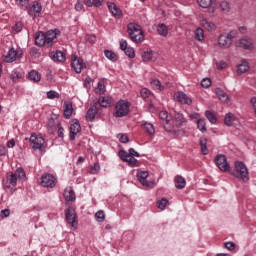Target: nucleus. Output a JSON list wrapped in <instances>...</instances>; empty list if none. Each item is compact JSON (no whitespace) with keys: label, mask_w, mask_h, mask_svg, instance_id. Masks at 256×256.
Here are the masks:
<instances>
[{"label":"nucleus","mask_w":256,"mask_h":256,"mask_svg":"<svg viewBox=\"0 0 256 256\" xmlns=\"http://www.w3.org/2000/svg\"><path fill=\"white\" fill-rule=\"evenodd\" d=\"M47 99H59V94L55 90H50L46 93Z\"/></svg>","instance_id":"5fc2aeb1"},{"label":"nucleus","mask_w":256,"mask_h":256,"mask_svg":"<svg viewBox=\"0 0 256 256\" xmlns=\"http://www.w3.org/2000/svg\"><path fill=\"white\" fill-rule=\"evenodd\" d=\"M159 119L163 129L168 133V130H171V127L169 126L171 124L169 113L167 111H161L159 113Z\"/></svg>","instance_id":"a211bd4d"},{"label":"nucleus","mask_w":256,"mask_h":256,"mask_svg":"<svg viewBox=\"0 0 256 256\" xmlns=\"http://www.w3.org/2000/svg\"><path fill=\"white\" fill-rule=\"evenodd\" d=\"M95 219L98 223H103V221H105V212L103 210L96 212Z\"/></svg>","instance_id":"c03bdc74"},{"label":"nucleus","mask_w":256,"mask_h":256,"mask_svg":"<svg viewBox=\"0 0 256 256\" xmlns=\"http://www.w3.org/2000/svg\"><path fill=\"white\" fill-rule=\"evenodd\" d=\"M147 177H149V172L147 171H140L137 173V179L143 187H155V180L147 181Z\"/></svg>","instance_id":"9b49d317"},{"label":"nucleus","mask_w":256,"mask_h":256,"mask_svg":"<svg viewBox=\"0 0 256 256\" xmlns=\"http://www.w3.org/2000/svg\"><path fill=\"white\" fill-rule=\"evenodd\" d=\"M174 183L176 189H185V185H187V181L181 175L175 177Z\"/></svg>","instance_id":"cd10ccee"},{"label":"nucleus","mask_w":256,"mask_h":256,"mask_svg":"<svg viewBox=\"0 0 256 256\" xmlns=\"http://www.w3.org/2000/svg\"><path fill=\"white\" fill-rule=\"evenodd\" d=\"M118 157H120L122 161H125L126 163H128L129 167H139V164L137 163V159L129 155V153H127V151L125 150H120L118 152Z\"/></svg>","instance_id":"6e6552de"},{"label":"nucleus","mask_w":256,"mask_h":256,"mask_svg":"<svg viewBox=\"0 0 256 256\" xmlns=\"http://www.w3.org/2000/svg\"><path fill=\"white\" fill-rule=\"evenodd\" d=\"M21 77H22L21 72H19L17 70L12 71L11 79H12V81H14V83L19 81V79H21Z\"/></svg>","instance_id":"3c124183"},{"label":"nucleus","mask_w":256,"mask_h":256,"mask_svg":"<svg viewBox=\"0 0 256 256\" xmlns=\"http://www.w3.org/2000/svg\"><path fill=\"white\" fill-rule=\"evenodd\" d=\"M23 57V50H15V48H10L8 53L3 56V61L5 63H13L16 59H21Z\"/></svg>","instance_id":"0eeeda50"},{"label":"nucleus","mask_w":256,"mask_h":256,"mask_svg":"<svg viewBox=\"0 0 256 256\" xmlns=\"http://www.w3.org/2000/svg\"><path fill=\"white\" fill-rule=\"evenodd\" d=\"M143 128L145 129V131H147L149 135H155V127L153 126V124L145 122L143 124Z\"/></svg>","instance_id":"4c0bfd02"},{"label":"nucleus","mask_w":256,"mask_h":256,"mask_svg":"<svg viewBox=\"0 0 256 256\" xmlns=\"http://www.w3.org/2000/svg\"><path fill=\"white\" fill-rule=\"evenodd\" d=\"M157 32L162 37H167V35H169V28L165 24H159L157 27Z\"/></svg>","instance_id":"473e14b6"},{"label":"nucleus","mask_w":256,"mask_h":256,"mask_svg":"<svg viewBox=\"0 0 256 256\" xmlns=\"http://www.w3.org/2000/svg\"><path fill=\"white\" fill-rule=\"evenodd\" d=\"M128 34L134 43H143L145 41V36L143 35V30H141V26L136 23L128 24Z\"/></svg>","instance_id":"7ed1b4c3"},{"label":"nucleus","mask_w":256,"mask_h":256,"mask_svg":"<svg viewBox=\"0 0 256 256\" xmlns=\"http://www.w3.org/2000/svg\"><path fill=\"white\" fill-rule=\"evenodd\" d=\"M155 54V52H153V50L151 49H147V51H144L142 53V59L143 61L147 62V61H153V55Z\"/></svg>","instance_id":"f704fd0d"},{"label":"nucleus","mask_w":256,"mask_h":256,"mask_svg":"<svg viewBox=\"0 0 256 256\" xmlns=\"http://www.w3.org/2000/svg\"><path fill=\"white\" fill-rule=\"evenodd\" d=\"M30 54L33 55V57H39V50L35 47H32L30 50Z\"/></svg>","instance_id":"774afa93"},{"label":"nucleus","mask_w":256,"mask_h":256,"mask_svg":"<svg viewBox=\"0 0 256 256\" xmlns=\"http://www.w3.org/2000/svg\"><path fill=\"white\" fill-rule=\"evenodd\" d=\"M81 132V124H79L78 120H73L70 124V141H75V137H77V133Z\"/></svg>","instance_id":"6ab92c4d"},{"label":"nucleus","mask_w":256,"mask_h":256,"mask_svg":"<svg viewBox=\"0 0 256 256\" xmlns=\"http://www.w3.org/2000/svg\"><path fill=\"white\" fill-rule=\"evenodd\" d=\"M197 128L199 131H201V133H205V131H207V124L205 123V119H198Z\"/></svg>","instance_id":"a19ab883"},{"label":"nucleus","mask_w":256,"mask_h":256,"mask_svg":"<svg viewBox=\"0 0 256 256\" xmlns=\"http://www.w3.org/2000/svg\"><path fill=\"white\" fill-rule=\"evenodd\" d=\"M16 5L23 11L29 9V0H16Z\"/></svg>","instance_id":"e433bc0d"},{"label":"nucleus","mask_w":256,"mask_h":256,"mask_svg":"<svg viewBox=\"0 0 256 256\" xmlns=\"http://www.w3.org/2000/svg\"><path fill=\"white\" fill-rule=\"evenodd\" d=\"M205 117L208 119V121H210V123H212V124L217 123V116H215V115L213 114V112L207 110V111L205 112Z\"/></svg>","instance_id":"79ce46f5"},{"label":"nucleus","mask_w":256,"mask_h":256,"mask_svg":"<svg viewBox=\"0 0 256 256\" xmlns=\"http://www.w3.org/2000/svg\"><path fill=\"white\" fill-rule=\"evenodd\" d=\"M117 137L120 143H129V137L127 136V134H118Z\"/></svg>","instance_id":"052dcab7"},{"label":"nucleus","mask_w":256,"mask_h":256,"mask_svg":"<svg viewBox=\"0 0 256 256\" xmlns=\"http://www.w3.org/2000/svg\"><path fill=\"white\" fill-rule=\"evenodd\" d=\"M28 79L34 83H39V81H41V74L35 70H32L28 73Z\"/></svg>","instance_id":"7c9ffc66"},{"label":"nucleus","mask_w":256,"mask_h":256,"mask_svg":"<svg viewBox=\"0 0 256 256\" xmlns=\"http://www.w3.org/2000/svg\"><path fill=\"white\" fill-rule=\"evenodd\" d=\"M218 45H219V47H221V49H229V47H231V45H233V43L228 40V38L225 36V34H221L218 37Z\"/></svg>","instance_id":"aec40b11"},{"label":"nucleus","mask_w":256,"mask_h":256,"mask_svg":"<svg viewBox=\"0 0 256 256\" xmlns=\"http://www.w3.org/2000/svg\"><path fill=\"white\" fill-rule=\"evenodd\" d=\"M184 125H187V118H185V115L180 112H175L174 124L170 122V130H168V133H171V135H175L176 137L185 135V130L183 129Z\"/></svg>","instance_id":"f03ea898"},{"label":"nucleus","mask_w":256,"mask_h":256,"mask_svg":"<svg viewBox=\"0 0 256 256\" xmlns=\"http://www.w3.org/2000/svg\"><path fill=\"white\" fill-rule=\"evenodd\" d=\"M125 55L130 59H135V50L131 47H128L124 50Z\"/></svg>","instance_id":"603ef678"},{"label":"nucleus","mask_w":256,"mask_h":256,"mask_svg":"<svg viewBox=\"0 0 256 256\" xmlns=\"http://www.w3.org/2000/svg\"><path fill=\"white\" fill-rule=\"evenodd\" d=\"M216 9H220L222 13H229L231 11V5L227 1H221L215 3Z\"/></svg>","instance_id":"b1692460"},{"label":"nucleus","mask_w":256,"mask_h":256,"mask_svg":"<svg viewBox=\"0 0 256 256\" xmlns=\"http://www.w3.org/2000/svg\"><path fill=\"white\" fill-rule=\"evenodd\" d=\"M129 107L131 104L125 100H120L116 103L114 117H127L129 115Z\"/></svg>","instance_id":"39448f33"},{"label":"nucleus","mask_w":256,"mask_h":256,"mask_svg":"<svg viewBox=\"0 0 256 256\" xmlns=\"http://www.w3.org/2000/svg\"><path fill=\"white\" fill-rule=\"evenodd\" d=\"M198 4L203 8L207 9L208 7H211L213 4V0H197Z\"/></svg>","instance_id":"de8ad7c7"},{"label":"nucleus","mask_w":256,"mask_h":256,"mask_svg":"<svg viewBox=\"0 0 256 256\" xmlns=\"http://www.w3.org/2000/svg\"><path fill=\"white\" fill-rule=\"evenodd\" d=\"M85 5L87 7H101V5H103V0H88Z\"/></svg>","instance_id":"58836bf2"},{"label":"nucleus","mask_w":256,"mask_h":256,"mask_svg":"<svg viewBox=\"0 0 256 256\" xmlns=\"http://www.w3.org/2000/svg\"><path fill=\"white\" fill-rule=\"evenodd\" d=\"M215 93L222 103H229V95L221 88H216Z\"/></svg>","instance_id":"393cba45"},{"label":"nucleus","mask_w":256,"mask_h":256,"mask_svg":"<svg viewBox=\"0 0 256 256\" xmlns=\"http://www.w3.org/2000/svg\"><path fill=\"white\" fill-rule=\"evenodd\" d=\"M215 164L220 171L226 172L229 169V163L227 162V157L223 154H219L215 157Z\"/></svg>","instance_id":"f8f14e48"},{"label":"nucleus","mask_w":256,"mask_h":256,"mask_svg":"<svg viewBox=\"0 0 256 256\" xmlns=\"http://www.w3.org/2000/svg\"><path fill=\"white\" fill-rule=\"evenodd\" d=\"M199 145L201 147L202 155H207L209 153V149H207V138L201 137L199 139Z\"/></svg>","instance_id":"2f4dec72"},{"label":"nucleus","mask_w":256,"mask_h":256,"mask_svg":"<svg viewBox=\"0 0 256 256\" xmlns=\"http://www.w3.org/2000/svg\"><path fill=\"white\" fill-rule=\"evenodd\" d=\"M7 181L9 183V185H12V187H15V185H17V175H15V173H11L7 177Z\"/></svg>","instance_id":"a18cd8bd"},{"label":"nucleus","mask_w":256,"mask_h":256,"mask_svg":"<svg viewBox=\"0 0 256 256\" xmlns=\"http://www.w3.org/2000/svg\"><path fill=\"white\" fill-rule=\"evenodd\" d=\"M195 37L197 41H203V39H205V31H203V28H197L195 30Z\"/></svg>","instance_id":"ea45409f"},{"label":"nucleus","mask_w":256,"mask_h":256,"mask_svg":"<svg viewBox=\"0 0 256 256\" xmlns=\"http://www.w3.org/2000/svg\"><path fill=\"white\" fill-rule=\"evenodd\" d=\"M14 175H16V178L18 177V179H25V170H23V168H18Z\"/></svg>","instance_id":"13d9d810"},{"label":"nucleus","mask_w":256,"mask_h":256,"mask_svg":"<svg viewBox=\"0 0 256 256\" xmlns=\"http://www.w3.org/2000/svg\"><path fill=\"white\" fill-rule=\"evenodd\" d=\"M111 103H112V99L109 96H101L98 99V104L100 105V107H111Z\"/></svg>","instance_id":"c85d7f7f"},{"label":"nucleus","mask_w":256,"mask_h":256,"mask_svg":"<svg viewBox=\"0 0 256 256\" xmlns=\"http://www.w3.org/2000/svg\"><path fill=\"white\" fill-rule=\"evenodd\" d=\"M249 71V62L243 59L237 68V75H243V73H247Z\"/></svg>","instance_id":"a878e982"},{"label":"nucleus","mask_w":256,"mask_h":256,"mask_svg":"<svg viewBox=\"0 0 256 256\" xmlns=\"http://www.w3.org/2000/svg\"><path fill=\"white\" fill-rule=\"evenodd\" d=\"M50 57L53 61L57 63H63L65 61V53L57 50L56 52H51Z\"/></svg>","instance_id":"4be33fe9"},{"label":"nucleus","mask_w":256,"mask_h":256,"mask_svg":"<svg viewBox=\"0 0 256 256\" xmlns=\"http://www.w3.org/2000/svg\"><path fill=\"white\" fill-rule=\"evenodd\" d=\"M65 219L72 229H77L79 222H77V212H75L73 207H68L65 210Z\"/></svg>","instance_id":"423d86ee"},{"label":"nucleus","mask_w":256,"mask_h":256,"mask_svg":"<svg viewBox=\"0 0 256 256\" xmlns=\"http://www.w3.org/2000/svg\"><path fill=\"white\" fill-rule=\"evenodd\" d=\"M71 67H72V69H74L75 73H81V71H83V69H85V67H87V66L83 62V59H81L77 56H73L72 62H71Z\"/></svg>","instance_id":"2eb2a0df"},{"label":"nucleus","mask_w":256,"mask_h":256,"mask_svg":"<svg viewBox=\"0 0 256 256\" xmlns=\"http://www.w3.org/2000/svg\"><path fill=\"white\" fill-rule=\"evenodd\" d=\"M40 185L42 187H47L53 189L57 185V178L52 174H46L41 177Z\"/></svg>","instance_id":"1a4fd4ad"},{"label":"nucleus","mask_w":256,"mask_h":256,"mask_svg":"<svg viewBox=\"0 0 256 256\" xmlns=\"http://www.w3.org/2000/svg\"><path fill=\"white\" fill-rule=\"evenodd\" d=\"M85 2L83 0H78V2L75 5L76 11H81L83 9V5Z\"/></svg>","instance_id":"e2e57ef3"},{"label":"nucleus","mask_w":256,"mask_h":256,"mask_svg":"<svg viewBox=\"0 0 256 256\" xmlns=\"http://www.w3.org/2000/svg\"><path fill=\"white\" fill-rule=\"evenodd\" d=\"M99 171H101V166L99 165V163L96 162L91 167L90 173H92V175H97V173H99Z\"/></svg>","instance_id":"4d7b16f0"},{"label":"nucleus","mask_w":256,"mask_h":256,"mask_svg":"<svg viewBox=\"0 0 256 256\" xmlns=\"http://www.w3.org/2000/svg\"><path fill=\"white\" fill-rule=\"evenodd\" d=\"M106 91L107 89L105 87V84H103V82H98L96 93H99V95H103Z\"/></svg>","instance_id":"8fccbe9b"},{"label":"nucleus","mask_w":256,"mask_h":256,"mask_svg":"<svg viewBox=\"0 0 256 256\" xmlns=\"http://www.w3.org/2000/svg\"><path fill=\"white\" fill-rule=\"evenodd\" d=\"M174 97L176 101H178V103H181V105H192L193 103V100L191 99V97H189L183 91L176 92Z\"/></svg>","instance_id":"4468645a"},{"label":"nucleus","mask_w":256,"mask_h":256,"mask_svg":"<svg viewBox=\"0 0 256 256\" xmlns=\"http://www.w3.org/2000/svg\"><path fill=\"white\" fill-rule=\"evenodd\" d=\"M167 205H169V200L165 198H162L157 202L158 209H161L162 211L165 209V207H167Z\"/></svg>","instance_id":"09e8293b"},{"label":"nucleus","mask_w":256,"mask_h":256,"mask_svg":"<svg viewBox=\"0 0 256 256\" xmlns=\"http://www.w3.org/2000/svg\"><path fill=\"white\" fill-rule=\"evenodd\" d=\"M200 25H202L206 31H215L216 29L215 23L208 21L206 18L200 20Z\"/></svg>","instance_id":"bb28decb"},{"label":"nucleus","mask_w":256,"mask_h":256,"mask_svg":"<svg viewBox=\"0 0 256 256\" xmlns=\"http://www.w3.org/2000/svg\"><path fill=\"white\" fill-rule=\"evenodd\" d=\"M59 35H61L59 29L48 30L45 33L39 31L35 35V45H37V47H52Z\"/></svg>","instance_id":"f257e3e1"},{"label":"nucleus","mask_w":256,"mask_h":256,"mask_svg":"<svg viewBox=\"0 0 256 256\" xmlns=\"http://www.w3.org/2000/svg\"><path fill=\"white\" fill-rule=\"evenodd\" d=\"M224 245L228 251H233V249H235V243L233 242H226Z\"/></svg>","instance_id":"338daca9"},{"label":"nucleus","mask_w":256,"mask_h":256,"mask_svg":"<svg viewBox=\"0 0 256 256\" xmlns=\"http://www.w3.org/2000/svg\"><path fill=\"white\" fill-rule=\"evenodd\" d=\"M57 125H59V123L55 122V119L51 118L48 120V131H50V133H53V131H55V129H57Z\"/></svg>","instance_id":"37998d69"},{"label":"nucleus","mask_w":256,"mask_h":256,"mask_svg":"<svg viewBox=\"0 0 256 256\" xmlns=\"http://www.w3.org/2000/svg\"><path fill=\"white\" fill-rule=\"evenodd\" d=\"M236 46L240 47L241 49H246L247 51H252L255 47L253 44V40L251 38H241L238 42H236Z\"/></svg>","instance_id":"f3484780"},{"label":"nucleus","mask_w":256,"mask_h":256,"mask_svg":"<svg viewBox=\"0 0 256 256\" xmlns=\"http://www.w3.org/2000/svg\"><path fill=\"white\" fill-rule=\"evenodd\" d=\"M233 121H235V115H233V113H227L224 118V124L227 125V127H231Z\"/></svg>","instance_id":"c9c22d12"},{"label":"nucleus","mask_w":256,"mask_h":256,"mask_svg":"<svg viewBox=\"0 0 256 256\" xmlns=\"http://www.w3.org/2000/svg\"><path fill=\"white\" fill-rule=\"evenodd\" d=\"M73 115V105L71 103L64 104V117L65 119H71Z\"/></svg>","instance_id":"c756f323"},{"label":"nucleus","mask_w":256,"mask_h":256,"mask_svg":"<svg viewBox=\"0 0 256 256\" xmlns=\"http://www.w3.org/2000/svg\"><path fill=\"white\" fill-rule=\"evenodd\" d=\"M140 95L143 99H149V97H151V91L147 88H142Z\"/></svg>","instance_id":"864d4df0"},{"label":"nucleus","mask_w":256,"mask_h":256,"mask_svg":"<svg viewBox=\"0 0 256 256\" xmlns=\"http://www.w3.org/2000/svg\"><path fill=\"white\" fill-rule=\"evenodd\" d=\"M151 86L153 87V89H158V91H163V89H165L163 85H161V81H159V79L153 80L151 82Z\"/></svg>","instance_id":"49530a36"},{"label":"nucleus","mask_w":256,"mask_h":256,"mask_svg":"<svg viewBox=\"0 0 256 256\" xmlns=\"http://www.w3.org/2000/svg\"><path fill=\"white\" fill-rule=\"evenodd\" d=\"M41 11H43V6L41 3L35 1L33 4L28 8V15L37 19V17H41Z\"/></svg>","instance_id":"ddd939ff"},{"label":"nucleus","mask_w":256,"mask_h":256,"mask_svg":"<svg viewBox=\"0 0 256 256\" xmlns=\"http://www.w3.org/2000/svg\"><path fill=\"white\" fill-rule=\"evenodd\" d=\"M129 47L127 46V40L121 39L120 40V49L121 51H124L125 49H128Z\"/></svg>","instance_id":"0e129e2a"},{"label":"nucleus","mask_w":256,"mask_h":256,"mask_svg":"<svg viewBox=\"0 0 256 256\" xmlns=\"http://www.w3.org/2000/svg\"><path fill=\"white\" fill-rule=\"evenodd\" d=\"M201 86L204 89H209V87H211V80L209 78H203L201 81Z\"/></svg>","instance_id":"bf43d9fd"},{"label":"nucleus","mask_w":256,"mask_h":256,"mask_svg":"<svg viewBox=\"0 0 256 256\" xmlns=\"http://www.w3.org/2000/svg\"><path fill=\"white\" fill-rule=\"evenodd\" d=\"M29 141L32 149L43 151V145H45V139L43 137L32 134Z\"/></svg>","instance_id":"9d476101"},{"label":"nucleus","mask_w":256,"mask_h":256,"mask_svg":"<svg viewBox=\"0 0 256 256\" xmlns=\"http://www.w3.org/2000/svg\"><path fill=\"white\" fill-rule=\"evenodd\" d=\"M104 55L109 61H112V63L117 62V54L112 50H104Z\"/></svg>","instance_id":"72a5a7b5"},{"label":"nucleus","mask_w":256,"mask_h":256,"mask_svg":"<svg viewBox=\"0 0 256 256\" xmlns=\"http://www.w3.org/2000/svg\"><path fill=\"white\" fill-rule=\"evenodd\" d=\"M13 29L15 33H21V31H23V24L21 22H16Z\"/></svg>","instance_id":"680f3d73"},{"label":"nucleus","mask_w":256,"mask_h":256,"mask_svg":"<svg viewBox=\"0 0 256 256\" xmlns=\"http://www.w3.org/2000/svg\"><path fill=\"white\" fill-rule=\"evenodd\" d=\"M98 103L94 102L91 104L90 108L86 112V121L93 122L95 121V117H97V114L99 113Z\"/></svg>","instance_id":"dca6fc26"},{"label":"nucleus","mask_w":256,"mask_h":256,"mask_svg":"<svg viewBox=\"0 0 256 256\" xmlns=\"http://www.w3.org/2000/svg\"><path fill=\"white\" fill-rule=\"evenodd\" d=\"M238 32L237 30H231L228 34L225 36L228 38V40L233 43V39L237 38Z\"/></svg>","instance_id":"6e6d98bb"},{"label":"nucleus","mask_w":256,"mask_h":256,"mask_svg":"<svg viewBox=\"0 0 256 256\" xmlns=\"http://www.w3.org/2000/svg\"><path fill=\"white\" fill-rule=\"evenodd\" d=\"M231 175H233L237 179H242L244 183H247V181H249V171L247 170V166L243 162L235 163V170L231 172Z\"/></svg>","instance_id":"20e7f679"},{"label":"nucleus","mask_w":256,"mask_h":256,"mask_svg":"<svg viewBox=\"0 0 256 256\" xmlns=\"http://www.w3.org/2000/svg\"><path fill=\"white\" fill-rule=\"evenodd\" d=\"M107 5L110 13H112L114 17H121L123 12L121 11V9H119V7H117V4L113 2H108Z\"/></svg>","instance_id":"5701e85b"},{"label":"nucleus","mask_w":256,"mask_h":256,"mask_svg":"<svg viewBox=\"0 0 256 256\" xmlns=\"http://www.w3.org/2000/svg\"><path fill=\"white\" fill-rule=\"evenodd\" d=\"M128 155H130V157H140L139 152L135 151L133 148L128 150Z\"/></svg>","instance_id":"69168bd1"},{"label":"nucleus","mask_w":256,"mask_h":256,"mask_svg":"<svg viewBox=\"0 0 256 256\" xmlns=\"http://www.w3.org/2000/svg\"><path fill=\"white\" fill-rule=\"evenodd\" d=\"M64 199L67 203L75 201L77 197L75 196V191H73L72 187H69L64 190Z\"/></svg>","instance_id":"412c9836"}]
</instances>
